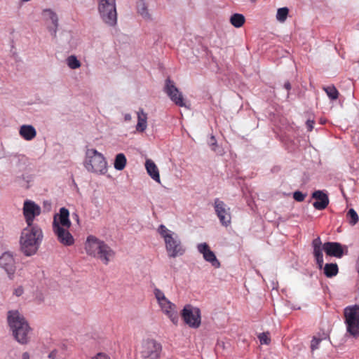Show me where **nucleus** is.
Instances as JSON below:
<instances>
[{"label": "nucleus", "instance_id": "1", "mask_svg": "<svg viewBox=\"0 0 359 359\" xmlns=\"http://www.w3.org/2000/svg\"><path fill=\"white\" fill-rule=\"evenodd\" d=\"M43 239V232L39 226H27L20 236V250L27 257L36 253Z\"/></svg>", "mask_w": 359, "mask_h": 359}, {"label": "nucleus", "instance_id": "2", "mask_svg": "<svg viewBox=\"0 0 359 359\" xmlns=\"http://www.w3.org/2000/svg\"><path fill=\"white\" fill-rule=\"evenodd\" d=\"M8 323L15 339L21 344H27L32 329L24 316L18 311H9Z\"/></svg>", "mask_w": 359, "mask_h": 359}, {"label": "nucleus", "instance_id": "3", "mask_svg": "<svg viewBox=\"0 0 359 359\" xmlns=\"http://www.w3.org/2000/svg\"><path fill=\"white\" fill-rule=\"evenodd\" d=\"M85 250L87 255L100 259L104 264H108L115 255L114 251L104 241L93 235L87 237Z\"/></svg>", "mask_w": 359, "mask_h": 359}, {"label": "nucleus", "instance_id": "4", "mask_svg": "<svg viewBox=\"0 0 359 359\" xmlns=\"http://www.w3.org/2000/svg\"><path fill=\"white\" fill-rule=\"evenodd\" d=\"M158 232L164 240L168 255L170 257L182 256L184 253L185 248L175 233L167 229L163 224L159 226Z\"/></svg>", "mask_w": 359, "mask_h": 359}, {"label": "nucleus", "instance_id": "5", "mask_svg": "<svg viewBox=\"0 0 359 359\" xmlns=\"http://www.w3.org/2000/svg\"><path fill=\"white\" fill-rule=\"evenodd\" d=\"M84 166L88 171L97 174L104 175L107 171L105 158L95 149L86 151Z\"/></svg>", "mask_w": 359, "mask_h": 359}, {"label": "nucleus", "instance_id": "6", "mask_svg": "<svg viewBox=\"0 0 359 359\" xmlns=\"http://www.w3.org/2000/svg\"><path fill=\"white\" fill-rule=\"evenodd\" d=\"M98 11L103 22L110 27L117 24L116 0H97Z\"/></svg>", "mask_w": 359, "mask_h": 359}, {"label": "nucleus", "instance_id": "7", "mask_svg": "<svg viewBox=\"0 0 359 359\" xmlns=\"http://www.w3.org/2000/svg\"><path fill=\"white\" fill-rule=\"evenodd\" d=\"M344 315L347 333L353 337H358L359 336V306L346 307Z\"/></svg>", "mask_w": 359, "mask_h": 359}, {"label": "nucleus", "instance_id": "8", "mask_svg": "<svg viewBox=\"0 0 359 359\" xmlns=\"http://www.w3.org/2000/svg\"><path fill=\"white\" fill-rule=\"evenodd\" d=\"M182 318L184 323L191 328H198L201 324V316L199 309L187 304L182 311Z\"/></svg>", "mask_w": 359, "mask_h": 359}, {"label": "nucleus", "instance_id": "9", "mask_svg": "<svg viewBox=\"0 0 359 359\" xmlns=\"http://www.w3.org/2000/svg\"><path fill=\"white\" fill-rule=\"evenodd\" d=\"M162 346L160 343L154 339H149L142 344L141 355L145 359H158Z\"/></svg>", "mask_w": 359, "mask_h": 359}, {"label": "nucleus", "instance_id": "10", "mask_svg": "<svg viewBox=\"0 0 359 359\" xmlns=\"http://www.w3.org/2000/svg\"><path fill=\"white\" fill-rule=\"evenodd\" d=\"M214 208L222 224L228 226L231 220L230 208L219 198L215 199Z\"/></svg>", "mask_w": 359, "mask_h": 359}, {"label": "nucleus", "instance_id": "11", "mask_svg": "<svg viewBox=\"0 0 359 359\" xmlns=\"http://www.w3.org/2000/svg\"><path fill=\"white\" fill-rule=\"evenodd\" d=\"M165 93L168 95L170 100L179 107H184L185 103L182 93L175 86L174 82L168 78L165 80V85L164 88Z\"/></svg>", "mask_w": 359, "mask_h": 359}, {"label": "nucleus", "instance_id": "12", "mask_svg": "<svg viewBox=\"0 0 359 359\" xmlns=\"http://www.w3.org/2000/svg\"><path fill=\"white\" fill-rule=\"evenodd\" d=\"M41 213V208L34 202L26 201L23 205V215L27 226H34L33 222L36 216Z\"/></svg>", "mask_w": 359, "mask_h": 359}, {"label": "nucleus", "instance_id": "13", "mask_svg": "<svg viewBox=\"0 0 359 359\" xmlns=\"http://www.w3.org/2000/svg\"><path fill=\"white\" fill-rule=\"evenodd\" d=\"M0 266L6 272L8 278L13 280L14 278L16 266L13 255L9 252H4L0 257Z\"/></svg>", "mask_w": 359, "mask_h": 359}, {"label": "nucleus", "instance_id": "14", "mask_svg": "<svg viewBox=\"0 0 359 359\" xmlns=\"http://www.w3.org/2000/svg\"><path fill=\"white\" fill-rule=\"evenodd\" d=\"M69 228H61L57 224L55 225L53 229L57 241L65 246H71L74 243V238L69 231Z\"/></svg>", "mask_w": 359, "mask_h": 359}, {"label": "nucleus", "instance_id": "15", "mask_svg": "<svg viewBox=\"0 0 359 359\" xmlns=\"http://www.w3.org/2000/svg\"><path fill=\"white\" fill-rule=\"evenodd\" d=\"M55 224H57L61 228L71 227L72 222L69 219V212L66 208H61L59 213L54 215L52 224L53 229H55Z\"/></svg>", "mask_w": 359, "mask_h": 359}, {"label": "nucleus", "instance_id": "16", "mask_svg": "<svg viewBox=\"0 0 359 359\" xmlns=\"http://www.w3.org/2000/svg\"><path fill=\"white\" fill-rule=\"evenodd\" d=\"M197 248L198 252L203 255L206 262H210L215 268L220 267V262L206 243L198 244Z\"/></svg>", "mask_w": 359, "mask_h": 359}, {"label": "nucleus", "instance_id": "17", "mask_svg": "<svg viewBox=\"0 0 359 359\" xmlns=\"http://www.w3.org/2000/svg\"><path fill=\"white\" fill-rule=\"evenodd\" d=\"M158 305L163 313H165L175 325H177L179 321V315L176 305L168 299Z\"/></svg>", "mask_w": 359, "mask_h": 359}, {"label": "nucleus", "instance_id": "18", "mask_svg": "<svg viewBox=\"0 0 359 359\" xmlns=\"http://www.w3.org/2000/svg\"><path fill=\"white\" fill-rule=\"evenodd\" d=\"M323 250L326 255L341 258L344 255L342 245L337 242H327L323 244Z\"/></svg>", "mask_w": 359, "mask_h": 359}, {"label": "nucleus", "instance_id": "19", "mask_svg": "<svg viewBox=\"0 0 359 359\" xmlns=\"http://www.w3.org/2000/svg\"><path fill=\"white\" fill-rule=\"evenodd\" d=\"M312 198L316 201L313 203V207L318 210L325 209L329 204L328 196L323 191H315L312 194Z\"/></svg>", "mask_w": 359, "mask_h": 359}, {"label": "nucleus", "instance_id": "20", "mask_svg": "<svg viewBox=\"0 0 359 359\" xmlns=\"http://www.w3.org/2000/svg\"><path fill=\"white\" fill-rule=\"evenodd\" d=\"M313 248V256L316 260V263L319 269H322L323 266V245L320 237H317L312 241Z\"/></svg>", "mask_w": 359, "mask_h": 359}, {"label": "nucleus", "instance_id": "21", "mask_svg": "<svg viewBox=\"0 0 359 359\" xmlns=\"http://www.w3.org/2000/svg\"><path fill=\"white\" fill-rule=\"evenodd\" d=\"M43 15L46 21L51 22L53 26H49L48 29L50 32L51 35L55 37L58 27V18L57 14L51 9H45L43 11Z\"/></svg>", "mask_w": 359, "mask_h": 359}, {"label": "nucleus", "instance_id": "22", "mask_svg": "<svg viewBox=\"0 0 359 359\" xmlns=\"http://www.w3.org/2000/svg\"><path fill=\"white\" fill-rule=\"evenodd\" d=\"M20 135L25 140H32L36 136V131L31 125H22L19 130Z\"/></svg>", "mask_w": 359, "mask_h": 359}, {"label": "nucleus", "instance_id": "23", "mask_svg": "<svg viewBox=\"0 0 359 359\" xmlns=\"http://www.w3.org/2000/svg\"><path fill=\"white\" fill-rule=\"evenodd\" d=\"M145 168L149 176L156 182L160 183V175L158 169L154 162L151 159H147L145 162Z\"/></svg>", "mask_w": 359, "mask_h": 359}, {"label": "nucleus", "instance_id": "24", "mask_svg": "<svg viewBox=\"0 0 359 359\" xmlns=\"http://www.w3.org/2000/svg\"><path fill=\"white\" fill-rule=\"evenodd\" d=\"M137 123L136 130L138 132H144L147 126V114L144 113L142 109H140L137 111Z\"/></svg>", "mask_w": 359, "mask_h": 359}, {"label": "nucleus", "instance_id": "25", "mask_svg": "<svg viewBox=\"0 0 359 359\" xmlns=\"http://www.w3.org/2000/svg\"><path fill=\"white\" fill-rule=\"evenodd\" d=\"M126 163H127V159H126L125 155L122 153L118 154L116 156L114 163V168L117 170H123L126 165Z\"/></svg>", "mask_w": 359, "mask_h": 359}, {"label": "nucleus", "instance_id": "26", "mask_svg": "<svg viewBox=\"0 0 359 359\" xmlns=\"http://www.w3.org/2000/svg\"><path fill=\"white\" fill-rule=\"evenodd\" d=\"M245 22V18L243 15L240 13H234L230 18L231 24L236 27H241Z\"/></svg>", "mask_w": 359, "mask_h": 359}, {"label": "nucleus", "instance_id": "27", "mask_svg": "<svg viewBox=\"0 0 359 359\" xmlns=\"http://www.w3.org/2000/svg\"><path fill=\"white\" fill-rule=\"evenodd\" d=\"M338 271L339 269L337 264H326L324 266V273L328 278L335 276Z\"/></svg>", "mask_w": 359, "mask_h": 359}, {"label": "nucleus", "instance_id": "28", "mask_svg": "<svg viewBox=\"0 0 359 359\" xmlns=\"http://www.w3.org/2000/svg\"><path fill=\"white\" fill-rule=\"evenodd\" d=\"M137 9L138 13L144 18L150 19V15L148 12L147 4L143 0H138L137 1Z\"/></svg>", "mask_w": 359, "mask_h": 359}, {"label": "nucleus", "instance_id": "29", "mask_svg": "<svg viewBox=\"0 0 359 359\" xmlns=\"http://www.w3.org/2000/svg\"><path fill=\"white\" fill-rule=\"evenodd\" d=\"M323 89L326 93L328 97L332 100H335L338 99L339 93L336 87L333 85L323 87Z\"/></svg>", "mask_w": 359, "mask_h": 359}, {"label": "nucleus", "instance_id": "30", "mask_svg": "<svg viewBox=\"0 0 359 359\" xmlns=\"http://www.w3.org/2000/svg\"><path fill=\"white\" fill-rule=\"evenodd\" d=\"M67 64L68 67L72 69H76L81 67V62L77 59V57L72 55L66 59Z\"/></svg>", "mask_w": 359, "mask_h": 359}, {"label": "nucleus", "instance_id": "31", "mask_svg": "<svg viewBox=\"0 0 359 359\" xmlns=\"http://www.w3.org/2000/svg\"><path fill=\"white\" fill-rule=\"evenodd\" d=\"M346 218L349 224L352 226L356 224L359 219L357 212L352 208L348 211Z\"/></svg>", "mask_w": 359, "mask_h": 359}, {"label": "nucleus", "instance_id": "32", "mask_svg": "<svg viewBox=\"0 0 359 359\" xmlns=\"http://www.w3.org/2000/svg\"><path fill=\"white\" fill-rule=\"evenodd\" d=\"M289 13V9L286 7L280 8L278 9L276 18L278 21L283 22L287 19Z\"/></svg>", "mask_w": 359, "mask_h": 359}, {"label": "nucleus", "instance_id": "33", "mask_svg": "<svg viewBox=\"0 0 359 359\" xmlns=\"http://www.w3.org/2000/svg\"><path fill=\"white\" fill-rule=\"evenodd\" d=\"M154 295L156 299H157V302L158 304H162L163 302H165L168 299L165 297L164 293L163 291H161L160 289L155 288L154 290Z\"/></svg>", "mask_w": 359, "mask_h": 359}, {"label": "nucleus", "instance_id": "34", "mask_svg": "<svg viewBox=\"0 0 359 359\" xmlns=\"http://www.w3.org/2000/svg\"><path fill=\"white\" fill-rule=\"evenodd\" d=\"M258 337L261 344L268 345L271 342V338L269 337V332H263L260 334Z\"/></svg>", "mask_w": 359, "mask_h": 359}, {"label": "nucleus", "instance_id": "35", "mask_svg": "<svg viewBox=\"0 0 359 359\" xmlns=\"http://www.w3.org/2000/svg\"><path fill=\"white\" fill-rule=\"evenodd\" d=\"M306 194H304L302 192L299 191H297L293 194V198L295 201L298 202H302L305 199Z\"/></svg>", "mask_w": 359, "mask_h": 359}, {"label": "nucleus", "instance_id": "36", "mask_svg": "<svg viewBox=\"0 0 359 359\" xmlns=\"http://www.w3.org/2000/svg\"><path fill=\"white\" fill-rule=\"evenodd\" d=\"M320 341H321L320 339L313 337V339L311 341V350L314 351V350L317 349L318 348V345Z\"/></svg>", "mask_w": 359, "mask_h": 359}, {"label": "nucleus", "instance_id": "37", "mask_svg": "<svg viewBox=\"0 0 359 359\" xmlns=\"http://www.w3.org/2000/svg\"><path fill=\"white\" fill-rule=\"evenodd\" d=\"M24 293V289L22 286H19L17 288L14 290L13 294L17 296L20 297Z\"/></svg>", "mask_w": 359, "mask_h": 359}, {"label": "nucleus", "instance_id": "38", "mask_svg": "<svg viewBox=\"0 0 359 359\" xmlns=\"http://www.w3.org/2000/svg\"><path fill=\"white\" fill-rule=\"evenodd\" d=\"M306 125L308 131L311 132L313 128L314 121L308 120L306 123Z\"/></svg>", "mask_w": 359, "mask_h": 359}, {"label": "nucleus", "instance_id": "39", "mask_svg": "<svg viewBox=\"0 0 359 359\" xmlns=\"http://www.w3.org/2000/svg\"><path fill=\"white\" fill-rule=\"evenodd\" d=\"M93 359H110V358L106 354L100 353L95 358H93Z\"/></svg>", "mask_w": 359, "mask_h": 359}, {"label": "nucleus", "instance_id": "40", "mask_svg": "<svg viewBox=\"0 0 359 359\" xmlns=\"http://www.w3.org/2000/svg\"><path fill=\"white\" fill-rule=\"evenodd\" d=\"M284 87L287 90H290L291 89L290 83L289 81L285 82V84H284Z\"/></svg>", "mask_w": 359, "mask_h": 359}, {"label": "nucleus", "instance_id": "41", "mask_svg": "<svg viewBox=\"0 0 359 359\" xmlns=\"http://www.w3.org/2000/svg\"><path fill=\"white\" fill-rule=\"evenodd\" d=\"M22 359H29V354L27 352L22 353Z\"/></svg>", "mask_w": 359, "mask_h": 359}, {"label": "nucleus", "instance_id": "42", "mask_svg": "<svg viewBox=\"0 0 359 359\" xmlns=\"http://www.w3.org/2000/svg\"><path fill=\"white\" fill-rule=\"evenodd\" d=\"M73 218L75 219L76 220V222L79 223V217L78 215V214L76 213H74L73 214Z\"/></svg>", "mask_w": 359, "mask_h": 359}, {"label": "nucleus", "instance_id": "43", "mask_svg": "<svg viewBox=\"0 0 359 359\" xmlns=\"http://www.w3.org/2000/svg\"><path fill=\"white\" fill-rule=\"evenodd\" d=\"M356 269H357V271L359 273V257L358 258V260H357V262H356Z\"/></svg>", "mask_w": 359, "mask_h": 359}, {"label": "nucleus", "instance_id": "44", "mask_svg": "<svg viewBox=\"0 0 359 359\" xmlns=\"http://www.w3.org/2000/svg\"><path fill=\"white\" fill-rule=\"evenodd\" d=\"M130 118H131L130 115H129V114L126 115V116H125L126 120H130Z\"/></svg>", "mask_w": 359, "mask_h": 359}]
</instances>
